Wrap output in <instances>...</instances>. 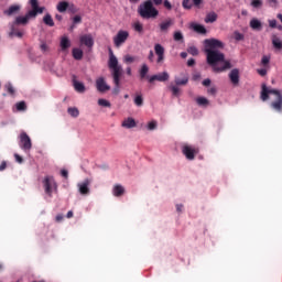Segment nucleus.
<instances>
[{
    "mask_svg": "<svg viewBox=\"0 0 282 282\" xmlns=\"http://www.w3.org/2000/svg\"><path fill=\"white\" fill-rule=\"evenodd\" d=\"M205 54H207V63L213 67L215 74H221V72L232 68V64L226 61L224 53L217 50L205 48Z\"/></svg>",
    "mask_w": 282,
    "mask_h": 282,
    "instance_id": "obj_1",
    "label": "nucleus"
},
{
    "mask_svg": "<svg viewBox=\"0 0 282 282\" xmlns=\"http://www.w3.org/2000/svg\"><path fill=\"white\" fill-rule=\"evenodd\" d=\"M270 94L275 96V100L271 102L272 109L282 113V94L281 90L274 88H268L265 84H262L261 95L260 98L263 102L270 99Z\"/></svg>",
    "mask_w": 282,
    "mask_h": 282,
    "instance_id": "obj_2",
    "label": "nucleus"
},
{
    "mask_svg": "<svg viewBox=\"0 0 282 282\" xmlns=\"http://www.w3.org/2000/svg\"><path fill=\"white\" fill-rule=\"evenodd\" d=\"M138 14L141 19H158L160 11L153 6V1L147 0L139 6Z\"/></svg>",
    "mask_w": 282,
    "mask_h": 282,
    "instance_id": "obj_3",
    "label": "nucleus"
},
{
    "mask_svg": "<svg viewBox=\"0 0 282 282\" xmlns=\"http://www.w3.org/2000/svg\"><path fill=\"white\" fill-rule=\"evenodd\" d=\"M108 67L112 69V77L118 78V76H122V66L118 65V57H116L111 48H109Z\"/></svg>",
    "mask_w": 282,
    "mask_h": 282,
    "instance_id": "obj_4",
    "label": "nucleus"
},
{
    "mask_svg": "<svg viewBox=\"0 0 282 282\" xmlns=\"http://www.w3.org/2000/svg\"><path fill=\"white\" fill-rule=\"evenodd\" d=\"M44 192L48 197H52L53 193H58V184L54 176H45L43 180Z\"/></svg>",
    "mask_w": 282,
    "mask_h": 282,
    "instance_id": "obj_5",
    "label": "nucleus"
},
{
    "mask_svg": "<svg viewBox=\"0 0 282 282\" xmlns=\"http://www.w3.org/2000/svg\"><path fill=\"white\" fill-rule=\"evenodd\" d=\"M20 149L25 153H30L32 151V139L25 132L20 133Z\"/></svg>",
    "mask_w": 282,
    "mask_h": 282,
    "instance_id": "obj_6",
    "label": "nucleus"
},
{
    "mask_svg": "<svg viewBox=\"0 0 282 282\" xmlns=\"http://www.w3.org/2000/svg\"><path fill=\"white\" fill-rule=\"evenodd\" d=\"M129 39V31L120 30L113 37L115 47H121Z\"/></svg>",
    "mask_w": 282,
    "mask_h": 282,
    "instance_id": "obj_7",
    "label": "nucleus"
},
{
    "mask_svg": "<svg viewBox=\"0 0 282 282\" xmlns=\"http://www.w3.org/2000/svg\"><path fill=\"white\" fill-rule=\"evenodd\" d=\"M182 153L185 155L186 160H195V156L199 153V148L185 144L182 147Z\"/></svg>",
    "mask_w": 282,
    "mask_h": 282,
    "instance_id": "obj_8",
    "label": "nucleus"
},
{
    "mask_svg": "<svg viewBox=\"0 0 282 282\" xmlns=\"http://www.w3.org/2000/svg\"><path fill=\"white\" fill-rule=\"evenodd\" d=\"M204 43H205V50L224 48V42L217 39H207L204 41Z\"/></svg>",
    "mask_w": 282,
    "mask_h": 282,
    "instance_id": "obj_9",
    "label": "nucleus"
},
{
    "mask_svg": "<svg viewBox=\"0 0 282 282\" xmlns=\"http://www.w3.org/2000/svg\"><path fill=\"white\" fill-rule=\"evenodd\" d=\"M173 25H175V20H173L172 18H167L159 24V30L163 34H167L169 30H171Z\"/></svg>",
    "mask_w": 282,
    "mask_h": 282,
    "instance_id": "obj_10",
    "label": "nucleus"
},
{
    "mask_svg": "<svg viewBox=\"0 0 282 282\" xmlns=\"http://www.w3.org/2000/svg\"><path fill=\"white\" fill-rule=\"evenodd\" d=\"M30 3H31L32 10L29 11V17L36 18L37 14H43V11L45 10V8L39 7V0H30Z\"/></svg>",
    "mask_w": 282,
    "mask_h": 282,
    "instance_id": "obj_11",
    "label": "nucleus"
},
{
    "mask_svg": "<svg viewBox=\"0 0 282 282\" xmlns=\"http://www.w3.org/2000/svg\"><path fill=\"white\" fill-rule=\"evenodd\" d=\"M96 87L101 94H105V91H109V89H111V86L107 85L105 77H99L96 79Z\"/></svg>",
    "mask_w": 282,
    "mask_h": 282,
    "instance_id": "obj_12",
    "label": "nucleus"
},
{
    "mask_svg": "<svg viewBox=\"0 0 282 282\" xmlns=\"http://www.w3.org/2000/svg\"><path fill=\"white\" fill-rule=\"evenodd\" d=\"M169 78H171V76L166 72H163L158 75H152L149 78V83H155V80H158L159 83H166Z\"/></svg>",
    "mask_w": 282,
    "mask_h": 282,
    "instance_id": "obj_13",
    "label": "nucleus"
},
{
    "mask_svg": "<svg viewBox=\"0 0 282 282\" xmlns=\"http://www.w3.org/2000/svg\"><path fill=\"white\" fill-rule=\"evenodd\" d=\"M229 80L234 87H239V80H240V75H239V69L234 68L229 73Z\"/></svg>",
    "mask_w": 282,
    "mask_h": 282,
    "instance_id": "obj_14",
    "label": "nucleus"
},
{
    "mask_svg": "<svg viewBox=\"0 0 282 282\" xmlns=\"http://www.w3.org/2000/svg\"><path fill=\"white\" fill-rule=\"evenodd\" d=\"M91 184V181H89V178H86L84 182L78 183V188H79V193L80 195H89L90 191H89V185Z\"/></svg>",
    "mask_w": 282,
    "mask_h": 282,
    "instance_id": "obj_15",
    "label": "nucleus"
},
{
    "mask_svg": "<svg viewBox=\"0 0 282 282\" xmlns=\"http://www.w3.org/2000/svg\"><path fill=\"white\" fill-rule=\"evenodd\" d=\"M30 19H36L34 15H30L28 12L24 17H17L15 18V25H28L30 23Z\"/></svg>",
    "mask_w": 282,
    "mask_h": 282,
    "instance_id": "obj_16",
    "label": "nucleus"
},
{
    "mask_svg": "<svg viewBox=\"0 0 282 282\" xmlns=\"http://www.w3.org/2000/svg\"><path fill=\"white\" fill-rule=\"evenodd\" d=\"M154 52L158 56L156 63H164V46L162 44H155Z\"/></svg>",
    "mask_w": 282,
    "mask_h": 282,
    "instance_id": "obj_17",
    "label": "nucleus"
},
{
    "mask_svg": "<svg viewBox=\"0 0 282 282\" xmlns=\"http://www.w3.org/2000/svg\"><path fill=\"white\" fill-rule=\"evenodd\" d=\"M59 47L62 52H67L72 47V41H69L67 35L61 37Z\"/></svg>",
    "mask_w": 282,
    "mask_h": 282,
    "instance_id": "obj_18",
    "label": "nucleus"
},
{
    "mask_svg": "<svg viewBox=\"0 0 282 282\" xmlns=\"http://www.w3.org/2000/svg\"><path fill=\"white\" fill-rule=\"evenodd\" d=\"M82 45H86V47H94V37L90 34L82 35L79 39Z\"/></svg>",
    "mask_w": 282,
    "mask_h": 282,
    "instance_id": "obj_19",
    "label": "nucleus"
},
{
    "mask_svg": "<svg viewBox=\"0 0 282 282\" xmlns=\"http://www.w3.org/2000/svg\"><path fill=\"white\" fill-rule=\"evenodd\" d=\"M249 25L251 30H254L256 32H261V30H263V24L257 18L251 19Z\"/></svg>",
    "mask_w": 282,
    "mask_h": 282,
    "instance_id": "obj_20",
    "label": "nucleus"
},
{
    "mask_svg": "<svg viewBox=\"0 0 282 282\" xmlns=\"http://www.w3.org/2000/svg\"><path fill=\"white\" fill-rule=\"evenodd\" d=\"M189 28L192 30H194V32H196V34H206L207 33L206 26L195 23V22H192Z\"/></svg>",
    "mask_w": 282,
    "mask_h": 282,
    "instance_id": "obj_21",
    "label": "nucleus"
},
{
    "mask_svg": "<svg viewBox=\"0 0 282 282\" xmlns=\"http://www.w3.org/2000/svg\"><path fill=\"white\" fill-rule=\"evenodd\" d=\"M20 10H21V6L13 4L9 7L8 10H4L3 14H6V17H12V14H17V12H19Z\"/></svg>",
    "mask_w": 282,
    "mask_h": 282,
    "instance_id": "obj_22",
    "label": "nucleus"
},
{
    "mask_svg": "<svg viewBox=\"0 0 282 282\" xmlns=\"http://www.w3.org/2000/svg\"><path fill=\"white\" fill-rule=\"evenodd\" d=\"M121 127H123L124 129H133L134 127H137L135 119L131 117L127 118L122 122Z\"/></svg>",
    "mask_w": 282,
    "mask_h": 282,
    "instance_id": "obj_23",
    "label": "nucleus"
},
{
    "mask_svg": "<svg viewBox=\"0 0 282 282\" xmlns=\"http://www.w3.org/2000/svg\"><path fill=\"white\" fill-rule=\"evenodd\" d=\"M112 194L115 197H122V195H124V187L120 184L115 185L112 188Z\"/></svg>",
    "mask_w": 282,
    "mask_h": 282,
    "instance_id": "obj_24",
    "label": "nucleus"
},
{
    "mask_svg": "<svg viewBox=\"0 0 282 282\" xmlns=\"http://www.w3.org/2000/svg\"><path fill=\"white\" fill-rule=\"evenodd\" d=\"M120 78H122V76L112 77V80H113V84H115V88L112 89V94H115L116 96H118L120 94Z\"/></svg>",
    "mask_w": 282,
    "mask_h": 282,
    "instance_id": "obj_25",
    "label": "nucleus"
},
{
    "mask_svg": "<svg viewBox=\"0 0 282 282\" xmlns=\"http://www.w3.org/2000/svg\"><path fill=\"white\" fill-rule=\"evenodd\" d=\"M147 74H149V65L142 64L140 70H139V76L141 80H144L147 78Z\"/></svg>",
    "mask_w": 282,
    "mask_h": 282,
    "instance_id": "obj_26",
    "label": "nucleus"
},
{
    "mask_svg": "<svg viewBox=\"0 0 282 282\" xmlns=\"http://www.w3.org/2000/svg\"><path fill=\"white\" fill-rule=\"evenodd\" d=\"M132 28L134 32H138V34L144 33V24H142L140 21H137L132 24Z\"/></svg>",
    "mask_w": 282,
    "mask_h": 282,
    "instance_id": "obj_27",
    "label": "nucleus"
},
{
    "mask_svg": "<svg viewBox=\"0 0 282 282\" xmlns=\"http://www.w3.org/2000/svg\"><path fill=\"white\" fill-rule=\"evenodd\" d=\"M217 21V13L215 12H209L205 17V23H215Z\"/></svg>",
    "mask_w": 282,
    "mask_h": 282,
    "instance_id": "obj_28",
    "label": "nucleus"
},
{
    "mask_svg": "<svg viewBox=\"0 0 282 282\" xmlns=\"http://www.w3.org/2000/svg\"><path fill=\"white\" fill-rule=\"evenodd\" d=\"M196 102L198 107H208L210 105V101L206 97L196 98Z\"/></svg>",
    "mask_w": 282,
    "mask_h": 282,
    "instance_id": "obj_29",
    "label": "nucleus"
},
{
    "mask_svg": "<svg viewBox=\"0 0 282 282\" xmlns=\"http://www.w3.org/2000/svg\"><path fill=\"white\" fill-rule=\"evenodd\" d=\"M272 45L275 50H282V41L281 39L276 37V35L272 36Z\"/></svg>",
    "mask_w": 282,
    "mask_h": 282,
    "instance_id": "obj_30",
    "label": "nucleus"
},
{
    "mask_svg": "<svg viewBox=\"0 0 282 282\" xmlns=\"http://www.w3.org/2000/svg\"><path fill=\"white\" fill-rule=\"evenodd\" d=\"M73 58H75V61H83V50L73 48Z\"/></svg>",
    "mask_w": 282,
    "mask_h": 282,
    "instance_id": "obj_31",
    "label": "nucleus"
},
{
    "mask_svg": "<svg viewBox=\"0 0 282 282\" xmlns=\"http://www.w3.org/2000/svg\"><path fill=\"white\" fill-rule=\"evenodd\" d=\"M75 91H78V94H85V84L80 82H74Z\"/></svg>",
    "mask_w": 282,
    "mask_h": 282,
    "instance_id": "obj_32",
    "label": "nucleus"
},
{
    "mask_svg": "<svg viewBox=\"0 0 282 282\" xmlns=\"http://www.w3.org/2000/svg\"><path fill=\"white\" fill-rule=\"evenodd\" d=\"M67 8H69V2H67V1H61L57 4V10L59 12H67Z\"/></svg>",
    "mask_w": 282,
    "mask_h": 282,
    "instance_id": "obj_33",
    "label": "nucleus"
},
{
    "mask_svg": "<svg viewBox=\"0 0 282 282\" xmlns=\"http://www.w3.org/2000/svg\"><path fill=\"white\" fill-rule=\"evenodd\" d=\"M43 21L45 25H48V28H54V19H52V15H50V13L44 15Z\"/></svg>",
    "mask_w": 282,
    "mask_h": 282,
    "instance_id": "obj_34",
    "label": "nucleus"
},
{
    "mask_svg": "<svg viewBox=\"0 0 282 282\" xmlns=\"http://www.w3.org/2000/svg\"><path fill=\"white\" fill-rule=\"evenodd\" d=\"M4 89L6 91H8L10 96H14V94L17 93V90L14 89V86H12V83H7L4 85Z\"/></svg>",
    "mask_w": 282,
    "mask_h": 282,
    "instance_id": "obj_35",
    "label": "nucleus"
},
{
    "mask_svg": "<svg viewBox=\"0 0 282 282\" xmlns=\"http://www.w3.org/2000/svg\"><path fill=\"white\" fill-rule=\"evenodd\" d=\"M68 113H69V116H72V118H78V116H80V111H78V108H76V107H70V108H68Z\"/></svg>",
    "mask_w": 282,
    "mask_h": 282,
    "instance_id": "obj_36",
    "label": "nucleus"
},
{
    "mask_svg": "<svg viewBox=\"0 0 282 282\" xmlns=\"http://www.w3.org/2000/svg\"><path fill=\"white\" fill-rule=\"evenodd\" d=\"M134 105L137 107H142V105H144V98L142 97V95H137L134 97Z\"/></svg>",
    "mask_w": 282,
    "mask_h": 282,
    "instance_id": "obj_37",
    "label": "nucleus"
},
{
    "mask_svg": "<svg viewBox=\"0 0 282 282\" xmlns=\"http://www.w3.org/2000/svg\"><path fill=\"white\" fill-rule=\"evenodd\" d=\"M182 7L184 8V10H192L193 2H191V0H183Z\"/></svg>",
    "mask_w": 282,
    "mask_h": 282,
    "instance_id": "obj_38",
    "label": "nucleus"
},
{
    "mask_svg": "<svg viewBox=\"0 0 282 282\" xmlns=\"http://www.w3.org/2000/svg\"><path fill=\"white\" fill-rule=\"evenodd\" d=\"M17 110L18 111H25V109H28V106L25 105V101H19L17 105Z\"/></svg>",
    "mask_w": 282,
    "mask_h": 282,
    "instance_id": "obj_39",
    "label": "nucleus"
},
{
    "mask_svg": "<svg viewBox=\"0 0 282 282\" xmlns=\"http://www.w3.org/2000/svg\"><path fill=\"white\" fill-rule=\"evenodd\" d=\"M174 41H184V34H182V31H175L174 32Z\"/></svg>",
    "mask_w": 282,
    "mask_h": 282,
    "instance_id": "obj_40",
    "label": "nucleus"
},
{
    "mask_svg": "<svg viewBox=\"0 0 282 282\" xmlns=\"http://www.w3.org/2000/svg\"><path fill=\"white\" fill-rule=\"evenodd\" d=\"M188 54H191L192 56H197L199 54V50H197L195 46H189L187 48Z\"/></svg>",
    "mask_w": 282,
    "mask_h": 282,
    "instance_id": "obj_41",
    "label": "nucleus"
},
{
    "mask_svg": "<svg viewBox=\"0 0 282 282\" xmlns=\"http://www.w3.org/2000/svg\"><path fill=\"white\" fill-rule=\"evenodd\" d=\"M175 84L176 85H188V77H184L183 79L176 77Z\"/></svg>",
    "mask_w": 282,
    "mask_h": 282,
    "instance_id": "obj_42",
    "label": "nucleus"
},
{
    "mask_svg": "<svg viewBox=\"0 0 282 282\" xmlns=\"http://www.w3.org/2000/svg\"><path fill=\"white\" fill-rule=\"evenodd\" d=\"M99 107H111V102L107 99H98Z\"/></svg>",
    "mask_w": 282,
    "mask_h": 282,
    "instance_id": "obj_43",
    "label": "nucleus"
},
{
    "mask_svg": "<svg viewBox=\"0 0 282 282\" xmlns=\"http://www.w3.org/2000/svg\"><path fill=\"white\" fill-rule=\"evenodd\" d=\"M261 65L263 67H268V65H270V56H268V55L262 56Z\"/></svg>",
    "mask_w": 282,
    "mask_h": 282,
    "instance_id": "obj_44",
    "label": "nucleus"
},
{
    "mask_svg": "<svg viewBox=\"0 0 282 282\" xmlns=\"http://www.w3.org/2000/svg\"><path fill=\"white\" fill-rule=\"evenodd\" d=\"M234 39H235V41H243L245 36L239 31H235L234 32Z\"/></svg>",
    "mask_w": 282,
    "mask_h": 282,
    "instance_id": "obj_45",
    "label": "nucleus"
},
{
    "mask_svg": "<svg viewBox=\"0 0 282 282\" xmlns=\"http://www.w3.org/2000/svg\"><path fill=\"white\" fill-rule=\"evenodd\" d=\"M149 131H154V129H158V121H150L148 123Z\"/></svg>",
    "mask_w": 282,
    "mask_h": 282,
    "instance_id": "obj_46",
    "label": "nucleus"
},
{
    "mask_svg": "<svg viewBox=\"0 0 282 282\" xmlns=\"http://www.w3.org/2000/svg\"><path fill=\"white\" fill-rule=\"evenodd\" d=\"M10 34H11V36H18V39H23V32H21V31H17V30L12 29Z\"/></svg>",
    "mask_w": 282,
    "mask_h": 282,
    "instance_id": "obj_47",
    "label": "nucleus"
},
{
    "mask_svg": "<svg viewBox=\"0 0 282 282\" xmlns=\"http://www.w3.org/2000/svg\"><path fill=\"white\" fill-rule=\"evenodd\" d=\"M251 6H252V8H261V6H263V1H261V0H252L251 1Z\"/></svg>",
    "mask_w": 282,
    "mask_h": 282,
    "instance_id": "obj_48",
    "label": "nucleus"
},
{
    "mask_svg": "<svg viewBox=\"0 0 282 282\" xmlns=\"http://www.w3.org/2000/svg\"><path fill=\"white\" fill-rule=\"evenodd\" d=\"M173 96H180V88L177 86H170Z\"/></svg>",
    "mask_w": 282,
    "mask_h": 282,
    "instance_id": "obj_49",
    "label": "nucleus"
},
{
    "mask_svg": "<svg viewBox=\"0 0 282 282\" xmlns=\"http://www.w3.org/2000/svg\"><path fill=\"white\" fill-rule=\"evenodd\" d=\"M73 23H74V25H76L78 23H83V18L80 15H75L73 18Z\"/></svg>",
    "mask_w": 282,
    "mask_h": 282,
    "instance_id": "obj_50",
    "label": "nucleus"
},
{
    "mask_svg": "<svg viewBox=\"0 0 282 282\" xmlns=\"http://www.w3.org/2000/svg\"><path fill=\"white\" fill-rule=\"evenodd\" d=\"M163 6L166 8V10H173V4H171L169 0H164Z\"/></svg>",
    "mask_w": 282,
    "mask_h": 282,
    "instance_id": "obj_51",
    "label": "nucleus"
},
{
    "mask_svg": "<svg viewBox=\"0 0 282 282\" xmlns=\"http://www.w3.org/2000/svg\"><path fill=\"white\" fill-rule=\"evenodd\" d=\"M133 61H135V57H133L131 55H126L124 56V62L126 63H133Z\"/></svg>",
    "mask_w": 282,
    "mask_h": 282,
    "instance_id": "obj_52",
    "label": "nucleus"
},
{
    "mask_svg": "<svg viewBox=\"0 0 282 282\" xmlns=\"http://www.w3.org/2000/svg\"><path fill=\"white\" fill-rule=\"evenodd\" d=\"M257 72H258V74H259L260 76H267V75H268V69H265V68H260V69H258Z\"/></svg>",
    "mask_w": 282,
    "mask_h": 282,
    "instance_id": "obj_53",
    "label": "nucleus"
},
{
    "mask_svg": "<svg viewBox=\"0 0 282 282\" xmlns=\"http://www.w3.org/2000/svg\"><path fill=\"white\" fill-rule=\"evenodd\" d=\"M193 1V6H195V8H199L202 6V3L204 2V0H192Z\"/></svg>",
    "mask_w": 282,
    "mask_h": 282,
    "instance_id": "obj_54",
    "label": "nucleus"
},
{
    "mask_svg": "<svg viewBox=\"0 0 282 282\" xmlns=\"http://www.w3.org/2000/svg\"><path fill=\"white\" fill-rule=\"evenodd\" d=\"M207 94H209L210 96H215L217 94V88L212 87L207 90Z\"/></svg>",
    "mask_w": 282,
    "mask_h": 282,
    "instance_id": "obj_55",
    "label": "nucleus"
},
{
    "mask_svg": "<svg viewBox=\"0 0 282 282\" xmlns=\"http://www.w3.org/2000/svg\"><path fill=\"white\" fill-rule=\"evenodd\" d=\"M15 161H18L19 164H23V158L19 154H14Z\"/></svg>",
    "mask_w": 282,
    "mask_h": 282,
    "instance_id": "obj_56",
    "label": "nucleus"
},
{
    "mask_svg": "<svg viewBox=\"0 0 282 282\" xmlns=\"http://www.w3.org/2000/svg\"><path fill=\"white\" fill-rule=\"evenodd\" d=\"M61 175L62 177H65V180H67V177H69V172H67V170H62Z\"/></svg>",
    "mask_w": 282,
    "mask_h": 282,
    "instance_id": "obj_57",
    "label": "nucleus"
},
{
    "mask_svg": "<svg viewBox=\"0 0 282 282\" xmlns=\"http://www.w3.org/2000/svg\"><path fill=\"white\" fill-rule=\"evenodd\" d=\"M269 6H271V8H276V4L279 3L276 0H267Z\"/></svg>",
    "mask_w": 282,
    "mask_h": 282,
    "instance_id": "obj_58",
    "label": "nucleus"
},
{
    "mask_svg": "<svg viewBox=\"0 0 282 282\" xmlns=\"http://www.w3.org/2000/svg\"><path fill=\"white\" fill-rule=\"evenodd\" d=\"M193 65H195V58H189L187 61V67H193Z\"/></svg>",
    "mask_w": 282,
    "mask_h": 282,
    "instance_id": "obj_59",
    "label": "nucleus"
},
{
    "mask_svg": "<svg viewBox=\"0 0 282 282\" xmlns=\"http://www.w3.org/2000/svg\"><path fill=\"white\" fill-rule=\"evenodd\" d=\"M210 79L209 78H207V79H205V80H203V85H204V87H210Z\"/></svg>",
    "mask_w": 282,
    "mask_h": 282,
    "instance_id": "obj_60",
    "label": "nucleus"
},
{
    "mask_svg": "<svg viewBox=\"0 0 282 282\" xmlns=\"http://www.w3.org/2000/svg\"><path fill=\"white\" fill-rule=\"evenodd\" d=\"M4 169H8V163L6 161H2L0 164V171H3Z\"/></svg>",
    "mask_w": 282,
    "mask_h": 282,
    "instance_id": "obj_61",
    "label": "nucleus"
},
{
    "mask_svg": "<svg viewBox=\"0 0 282 282\" xmlns=\"http://www.w3.org/2000/svg\"><path fill=\"white\" fill-rule=\"evenodd\" d=\"M270 28H276V20H269Z\"/></svg>",
    "mask_w": 282,
    "mask_h": 282,
    "instance_id": "obj_62",
    "label": "nucleus"
},
{
    "mask_svg": "<svg viewBox=\"0 0 282 282\" xmlns=\"http://www.w3.org/2000/svg\"><path fill=\"white\" fill-rule=\"evenodd\" d=\"M63 219H64L63 214H59V215H57V216L55 217V221H57V223L63 221Z\"/></svg>",
    "mask_w": 282,
    "mask_h": 282,
    "instance_id": "obj_63",
    "label": "nucleus"
},
{
    "mask_svg": "<svg viewBox=\"0 0 282 282\" xmlns=\"http://www.w3.org/2000/svg\"><path fill=\"white\" fill-rule=\"evenodd\" d=\"M40 47L42 52H47V44L43 43Z\"/></svg>",
    "mask_w": 282,
    "mask_h": 282,
    "instance_id": "obj_64",
    "label": "nucleus"
}]
</instances>
